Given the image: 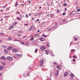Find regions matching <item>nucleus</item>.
<instances>
[{"label":"nucleus","mask_w":80,"mask_h":80,"mask_svg":"<svg viewBox=\"0 0 80 80\" xmlns=\"http://www.w3.org/2000/svg\"><path fill=\"white\" fill-rule=\"evenodd\" d=\"M13 28V26H11L9 28V30H12V28Z\"/></svg>","instance_id":"412c9836"},{"label":"nucleus","mask_w":80,"mask_h":80,"mask_svg":"<svg viewBox=\"0 0 80 80\" xmlns=\"http://www.w3.org/2000/svg\"><path fill=\"white\" fill-rule=\"evenodd\" d=\"M28 2L29 3H31V2L30 0L28 1Z\"/></svg>","instance_id":"e2e57ef3"},{"label":"nucleus","mask_w":80,"mask_h":80,"mask_svg":"<svg viewBox=\"0 0 80 80\" xmlns=\"http://www.w3.org/2000/svg\"><path fill=\"white\" fill-rule=\"evenodd\" d=\"M59 72V71L58 70H56L55 71L56 73L55 74V75L57 77L58 75V73Z\"/></svg>","instance_id":"7ed1b4c3"},{"label":"nucleus","mask_w":80,"mask_h":80,"mask_svg":"<svg viewBox=\"0 0 80 80\" xmlns=\"http://www.w3.org/2000/svg\"><path fill=\"white\" fill-rule=\"evenodd\" d=\"M0 12H3V10H2V9L1 10V11H0Z\"/></svg>","instance_id":"774afa93"},{"label":"nucleus","mask_w":80,"mask_h":80,"mask_svg":"<svg viewBox=\"0 0 80 80\" xmlns=\"http://www.w3.org/2000/svg\"><path fill=\"white\" fill-rule=\"evenodd\" d=\"M20 17L21 18H22V15H20Z\"/></svg>","instance_id":"0e129e2a"},{"label":"nucleus","mask_w":80,"mask_h":80,"mask_svg":"<svg viewBox=\"0 0 80 80\" xmlns=\"http://www.w3.org/2000/svg\"><path fill=\"white\" fill-rule=\"evenodd\" d=\"M17 39H15L14 40V42H15V41H17Z\"/></svg>","instance_id":"4d7b16f0"},{"label":"nucleus","mask_w":80,"mask_h":80,"mask_svg":"<svg viewBox=\"0 0 80 80\" xmlns=\"http://www.w3.org/2000/svg\"><path fill=\"white\" fill-rule=\"evenodd\" d=\"M67 75H68V72H66L64 74V77H67Z\"/></svg>","instance_id":"dca6fc26"},{"label":"nucleus","mask_w":80,"mask_h":80,"mask_svg":"<svg viewBox=\"0 0 80 80\" xmlns=\"http://www.w3.org/2000/svg\"><path fill=\"white\" fill-rule=\"evenodd\" d=\"M42 36L44 37H47V36H46L45 34H43Z\"/></svg>","instance_id":"58836bf2"},{"label":"nucleus","mask_w":80,"mask_h":80,"mask_svg":"<svg viewBox=\"0 0 80 80\" xmlns=\"http://www.w3.org/2000/svg\"><path fill=\"white\" fill-rule=\"evenodd\" d=\"M74 50H75L73 49H72L71 50V52H74Z\"/></svg>","instance_id":"a18cd8bd"},{"label":"nucleus","mask_w":80,"mask_h":80,"mask_svg":"<svg viewBox=\"0 0 80 80\" xmlns=\"http://www.w3.org/2000/svg\"><path fill=\"white\" fill-rule=\"evenodd\" d=\"M0 35H4V33H0Z\"/></svg>","instance_id":"79ce46f5"},{"label":"nucleus","mask_w":80,"mask_h":80,"mask_svg":"<svg viewBox=\"0 0 80 80\" xmlns=\"http://www.w3.org/2000/svg\"><path fill=\"white\" fill-rule=\"evenodd\" d=\"M29 31H32V30H33V29H32L31 27H30V28L29 29Z\"/></svg>","instance_id":"cd10ccee"},{"label":"nucleus","mask_w":80,"mask_h":80,"mask_svg":"<svg viewBox=\"0 0 80 80\" xmlns=\"http://www.w3.org/2000/svg\"><path fill=\"white\" fill-rule=\"evenodd\" d=\"M50 17H53V15L52 14H50Z\"/></svg>","instance_id":"37998d69"},{"label":"nucleus","mask_w":80,"mask_h":80,"mask_svg":"<svg viewBox=\"0 0 80 80\" xmlns=\"http://www.w3.org/2000/svg\"><path fill=\"white\" fill-rule=\"evenodd\" d=\"M18 23V22H16L13 25H17Z\"/></svg>","instance_id":"473e14b6"},{"label":"nucleus","mask_w":80,"mask_h":80,"mask_svg":"<svg viewBox=\"0 0 80 80\" xmlns=\"http://www.w3.org/2000/svg\"><path fill=\"white\" fill-rule=\"evenodd\" d=\"M47 16L48 17H50V15L48 14H47Z\"/></svg>","instance_id":"13d9d810"},{"label":"nucleus","mask_w":80,"mask_h":80,"mask_svg":"<svg viewBox=\"0 0 80 80\" xmlns=\"http://www.w3.org/2000/svg\"><path fill=\"white\" fill-rule=\"evenodd\" d=\"M8 39L9 40H11L12 39V38H8Z\"/></svg>","instance_id":"5fc2aeb1"},{"label":"nucleus","mask_w":80,"mask_h":80,"mask_svg":"<svg viewBox=\"0 0 80 80\" xmlns=\"http://www.w3.org/2000/svg\"><path fill=\"white\" fill-rule=\"evenodd\" d=\"M72 14L73 15H75V14H77V12L76 11H73L72 12Z\"/></svg>","instance_id":"f3484780"},{"label":"nucleus","mask_w":80,"mask_h":80,"mask_svg":"<svg viewBox=\"0 0 80 80\" xmlns=\"http://www.w3.org/2000/svg\"><path fill=\"white\" fill-rule=\"evenodd\" d=\"M45 52H46V53L47 54V55H48V54L49 53V52H48V50H45Z\"/></svg>","instance_id":"2eb2a0df"},{"label":"nucleus","mask_w":80,"mask_h":80,"mask_svg":"<svg viewBox=\"0 0 80 80\" xmlns=\"http://www.w3.org/2000/svg\"><path fill=\"white\" fill-rule=\"evenodd\" d=\"M18 32L19 33H23V32H22V31H18Z\"/></svg>","instance_id":"7c9ffc66"},{"label":"nucleus","mask_w":80,"mask_h":80,"mask_svg":"<svg viewBox=\"0 0 80 80\" xmlns=\"http://www.w3.org/2000/svg\"><path fill=\"white\" fill-rule=\"evenodd\" d=\"M77 11L78 12H80V9H77Z\"/></svg>","instance_id":"ea45409f"},{"label":"nucleus","mask_w":80,"mask_h":80,"mask_svg":"<svg viewBox=\"0 0 80 80\" xmlns=\"http://www.w3.org/2000/svg\"><path fill=\"white\" fill-rule=\"evenodd\" d=\"M34 36H35L34 37V38H37V37H39L40 35H38V34H36L34 35Z\"/></svg>","instance_id":"0eeeda50"},{"label":"nucleus","mask_w":80,"mask_h":80,"mask_svg":"<svg viewBox=\"0 0 80 80\" xmlns=\"http://www.w3.org/2000/svg\"><path fill=\"white\" fill-rule=\"evenodd\" d=\"M40 49L41 50H45V47L44 46H42L40 48Z\"/></svg>","instance_id":"6e6552de"},{"label":"nucleus","mask_w":80,"mask_h":80,"mask_svg":"<svg viewBox=\"0 0 80 80\" xmlns=\"http://www.w3.org/2000/svg\"><path fill=\"white\" fill-rule=\"evenodd\" d=\"M31 27L32 30H34L35 29V26L33 25Z\"/></svg>","instance_id":"4be33fe9"},{"label":"nucleus","mask_w":80,"mask_h":80,"mask_svg":"<svg viewBox=\"0 0 80 80\" xmlns=\"http://www.w3.org/2000/svg\"><path fill=\"white\" fill-rule=\"evenodd\" d=\"M74 38L75 39V40H74L75 41H77V40H78V39H77V38Z\"/></svg>","instance_id":"c9c22d12"},{"label":"nucleus","mask_w":80,"mask_h":80,"mask_svg":"<svg viewBox=\"0 0 80 80\" xmlns=\"http://www.w3.org/2000/svg\"><path fill=\"white\" fill-rule=\"evenodd\" d=\"M53 64H54V65H57V62H53Z\"/></svg>","instance_id":"2f4dec72"},{"label":"nucleus","mask_w":80,"mask_h":80,"mask_svg":"<svg viewBox=\"0 0 80 80\" xmlns=\"http://www.w3.org/2000/svg\"><path fill=\"white\" fill-rule=\"evenodd\" d=\"M40 63H44V60L43 58H41L40 60Z\"/></svg>","instance_id":"1a4fd4ad"},{"label":"nucleus","mask_w":80,"mask_h":80,"mask_svg":"<svg viewBox=\"0 0 80 80\" xmlns=\"http://www.w3.org/2000/svg\"><path fill=\"white\" fill-rule=\"evenodd\" d=\"M22 75H23V77H26L25 74H23Z\"/></svg>","instance_id":"09e8293b"},{"label":"nucleus","mask_w":80,"mask_h":80,"mask_svg":"<svg viewBox=\"0 0 80 80\" xmlns=\"http://www.w3.org/2000/svg\"><path fill=\"white\" fill-rule=\"evenodd\" d=\"M29 74H30V73H29V72H28L27 73V75H28V76H29Z\"/></svg>","instance_id":"6e6d98bb"},{"label":"nucleus","mask_w":80,"mask_h":80,"mask_svg":"<svg viewBox=\"0 0 80 80\" xmlns=\"http://www.w3.org/2000/svg\"><path fill=\"white\" fill-rule=\"evenodd\" d=\"M40 40L41 41V42H43V41H44V40H45V39L42 38H40Z\"/></svg>","instance_id":"4468645a"},{"label":"nucleus","mask_w":80,"mask_h":80,"mask_svg":"<svg viewBox=\"0 0 80 80\" xmlns=\"http://www.w3.org/2000/svg\"><path fill=\"white\" fill-rule=\"evenodd\" d=\"M46 46L48 47H50V43H48L46 44Z\"/></svg>","instance_id":"b1692460"},{"label":"nucleus","mask_w":80,"mask_h":80,"mask_svg":"<svg viewBox=\"0 0 80 80\" xmlns=\"http://www.w3.org/2000/svg\"><path fill=\"white\" fill-rule=\"evenodd\" d=\"M57 13H60V11H59V10H58V9L57 10Z\"/></svg>","instance_id":"a19ab883"},{"label":"nucleus","mask_w":80,"mask_h":80,"mask_svg":"<svg viewBox=\"0 0 80 80\" xmlns=\"http://www.w3.org/2000/svg\"><path fill=\"white\" fill-rule=\"evenodd\" d=\"M39 9H41V8H42V7L40 6L39 7Z\"/></svg>","instance_id":"052dcab7"},{"label":"nucleus","mask_w":80,"mask_h":80,"mask_svg":"<svg viewBox=\"0 0 80 80\" xmlns=\"http://www.w3.org/2000/svg\"><path fill=\"white\" fill-rule=\"evenodd\" d=\"M35 53H37V49H36L35 50Z\"/></svg>","instance_id":"603ef678"},{"label":"nucleus","mask_w":80,"mask_h":80,"mask_svg":"<svg viewBox=\"0 0 80 80\" xmlns=\"http://www.w3.org/2000/svg\"><path fill=\"white\" fill-rule=\"evenodd\" d=\"M12 48H13V47H11V46H9L8 48V50H12Z\"/></svg>","instance_id":"9d476101"},{"label":"nucleus","mask_w":80,"mask_h":80,"mask_svg":"<svg viewBox=\"0 0 80 80\" xmlns=\"http://www.w3.org/2000/svg\"><path fill=\"white\" fill-rule=\"evenodd\" d=\"M26 18H28V14H26Z\"/></svg>","instance_id":"4c0bfd02"},{"label":"nucleus","mask_w":80,"mask_h":80,"mask_svg":"<svg viewBox=\"0 0 80 80\" xmlns=\"http://www.w3.org/2000/svg\"><path fill=\"white\" fill-rule=\"evenodd\" d=\"M33 38H32L30 39V41H33Z\"/></svg>","instance_id":"e433bc0d"},{"label":"nucleus","mask_w":80,"mask_h":80,"mask_svg":"<svg viewBox=\"0 0 80 80\" xmlns=\"http://www.w3.org/2000/svg\"><path fill=\"white\" fill-rule=\"evenodd\" d=\"M43 63H40V67H43Z\"/></svg>","instance_id":"aec40b11"},{"label":"nucleus","mask_w":80,"mask_h":80,"mask_svg":"<svg viewBox=\"0 0 80 80\" xmlns=\"http://www.w3.org/2000/svg\"><path fill=\"white\" fill-rule=\"evenodd\" d=\"M18 51V49H12V52H13V53H14L15 52H17Z\"/></svg>","instance_id":"f03ea898"},{"label":"nucleus","mask_w":80,"mask_h":80,"mask_svg":"<svg viewBox=\"0 0 80 80\" xmlns=\"http://www.w3.org/2000/svg\"><path fill=\"white\" fill-rule=\"evenodd\" d=\"M9 9H10V8L9 7L7 9V10H9Z\"/></svg>","instance_id":"338daca9"},{"label":"nucleus","mask_w":80,"mask_h":80,"mask_svg":"<svg viewBox=\"0 0 80 80\" xmlns=\"http://www.w3.org/2000/svg\"><path fill=\"white\" fill-rule=\"evenodd\" d=\"M6 59L9 60V61H12L13 60V58L10 56H8L6 57Z\"/></svg>","instance_id":"f257e3e1"},{"label":"nucleus","mask_w":80,"mask_h":80,"mask_svg":"<svg viewBox=\"0 0 80 80\" xmlns=\"http://www.w3.org/2000/svg\"><path fill=\"white\" fill-rule=\"evenodd\" d=\"M21 54H18V57H21Z\"/></svg>","instance_id":"de8ad7c7"},{"label":"nucleus","mask_w":80,"mask_h":80,"mask_svg":"<svg viewBox=\"0 0 80 80\" xmlns=\"http://www.w3.org/2000/svg\"><path fill=\"white\" fill-rule=\"evenodd\" d=\"M56 68H58V70H61V69H62V67L60 65H57L56 66Z\"/></svg>","instance_id":"20e7f679"},{"label":"nucleus","mask_w":80,"mask_h":80,"mask_svg":"<svg viewBox=\"0 0 80 80\" xmlns=\"http://www.w3.org/2000/svg\"><path fill=\"white\" fill-rule=\"evenodd\" d=\"M24 26H27L28 25V23H27L26 24H24Z\"/></svg>","instance_id":"8fccbe9b"},{"label":"nucleus","mask_w":80,"mask_h":80,"mask_svg":"<svg viewBox=\"0 0 80 80\" xmlns=\"http://www.w3.org/2000/svg\"><path fill=\"white\" fill-rule=\"evenodd\" d=\"M0 59L1 60H6V58L4 56H2L1 57Z\"/></svg>","instance_id":"423d86ee"},{"label":"nucleus","mask_w":80,"mask_h":80,"mask_svg":"<svg viewBox=\"0 0 80 80\" xmlns=\"http://www.w3.org/2000/svg\"><path fill=\"white\" fill-rule=\"evenodd\" d=\"M4 68V67L2 66H0V70H2Z\"/></svg>","instance_id":"ddd939ff"},{"label":"nucleus","mask_w":80,"mask_h":80,"mask_svg":"<svg viewBox=\"0 0 80 80\" xmlns=\"http://www.w3.org/2000/svg\"><path fill=\"white\" fill-rule=\"evenodd\" d=\"M29 44V43H28V42H27L25 43V45H26V46H28V45Z\"/></svg>","instance_id":"a878e982"},{"label":"nucleus","mask_w":80,"mask_h":80,"mask_svg":"<svg viewBox=\"0 0 80 80\" xmlns=\"http://www.w3.org/2000/svg\"><path fill=\"white\" fill-rule=\"evenodd\" d=\"M2 47L3 48H7V46L6 45H2Z\"/></svg>","instance_id":"f8f14e48"},{"label":"nucleus","mask_w":80,"mask_h":80,"mask_svg":"<svg viewBox=\"0 0 80 80\" xmlns=\"http://www.w3.org/2000/svg\"><path fill=\"white\" fill-rule=\"evenodd\" d=\"M30 68H31L30 67L28 68V69L29 70H30Z\"/></svg>","instance_id":"bf43d9fd"},{"label":"nucleus","mask_w":80,"mask_h":80,"mask_svg":"<svg viewBox=\"0 0 80 80\" xmlns=\"http://www.w3.org/2000/svg\"><path fill=\"white\" fill-rule=\"evenodd\" d=\"M2 64H3V66H5V62H3L2 63Z\"/></svg>","instance_id":"49530a36"},{"label":"nucleus","mask_w":80,"mask_h":80,"mask_svg":"<svg viewBox=\"0 0 80 80\" xmlns=\"http://www.w3.org/2000/svg\"><path fill=\"white\" fill-rule=\"evenodd\" d=\"M15 55H16V57H18V54H16Z\"/></svg>","instance_id":"3c124183"},{"label":"nucleus","mask_w":80,"mask_h":80,"mask_svg":"<svg viewBox=\"0 0 80 80\" xmlns=\"http://www.w3.org/2000/svg\"><path fill=\"white\" fill-rule=\"evenodd\" d=\"M73 62H75V59H73Z\"/></svg>","instance_id":"69168bd1"},{"label":"nucleus","mask_w":80,"mask_h":80,"mask_svg":"<svg viewBox=\"0 0 80 80\" xmlns=\"http://www.w3.org/2000/svg\"><path fill=\"white\" fill-rule=\"evenodd\" d=\"M63 6H67V3H64L63 4Z\"/></svg>","instance_id":"c756f323"},{"label":"nucleus","mask_w":80,"mask_h":80,"mask_svg":"<svg viewBox=\"0 0 80 80\" xmlns=\"http://www.w3.org/2000/svg\"><path fill=\"white\" fill-rule=\"evenodd\" d=\"M17 19L18 20H19V21H20V20H21V19L19 18V17H18L17 18Z\"/></svg>","instance_id":"f704fd0d"},{"label":"nucleus","mask_w":80,"mask_h":80,"mask_svg":"<svg viewBox=\"0 0 80 80\" xmlns=\"http://www.w3.org/2000/svg\"><path fill=\"white\" fill-rule=\"evenodd\" d=\"M10 16H5V18H9L10 17Z\"/></svg>","instance_id":"bb28decb"},{"label":"nucleus","mask_w":80,"mask_h":80,"mask_svg":"<svg viewBox=\"0 0 80 80\" xmlns=\"http://www.w3.org/2000/svg\"><path fill=\"white\" fill-rule=\"evenodd\" d=\"M66 15V12H64L62 13V15Z\"/></svg>","instance_id":"72a5a7b5"},{"label":"nucleus","mask_w":80,"mask_h":80,"mask_svg":"<svg viewBox=\"0 0 80 80\" xmlns=\"http://www.w3.org/2000/svg\"><path fill=\"white\" fill-rule=\"evenodd\" d=\"M4 53H8V51L7 50H4Z\"/></svg>","instance_id":"6ab92c4d"},{"label":"nucleus","mask_w":80,"mask_h":80,"mask_svg":"<svg viewBox=\"0 0 80 80\" xmlns=\"http://www.w3.org/2000/svg\"><path fill=\"white\" fill-rule=\"evenodd\" d=\"M20 43H21V45H25V42H20Z\"/></svg>","instance_id":"a211bd4d"},{"label":"nucleus","mask_w":80,"mask_h":80,"mask_svg":"<svg viewBox=\"0 0 80 80\" xmlns=\"http://www.w3.org/2000/svg\"><path fill=\"white\" fill-rule=\"evenodd\" d=\"M73 58H76V56H74L73 57Z\"/></svg>","instance_id":"c03bdc74"},{"label":"nucleus","mask_w":80,"mask_h":80,"mask_svg":"<svg viewBox=\"0 0 80 80\" xmlns=\"http://www.w3.org/2000/svg\"><path fill=\"white\" fill-rule=\"evenodd\" d=\"M42 14H43V12H40V13H36L35 14V16H38L39 15H42Z\"/></svg>","instance_id":"39448f33"},{"label":"nucleus","mask_w":80,"mask_h":80,"mask_svg":"<svg viewBox=\"0 0 80 80\" xmlns=\"http://www.w3.org/2000/svg\"><path fill=\"white\" fill-rule=\"evenodd\" d=\"M37 22H39V19H38L37 20Z\"/></svg>","instance_id":"680f3d73"},{"label":"nucleus","mask_w":80,"mask_h":80,"mask_svg":"<svg viewBox=\"0 0 80 80\" xmlns=\"http://www.w3.org/2000/svg\"><path fill=\"white\" fill-rule=\"evenodd\" d=\"M6 8V6H3V8Z\"/></svg>","instance_id":"864d4df0"},{"label":"nucleus","mask_w":80,"mask_h":80,"mask_svg":"<svg viewBox=\"0 0 80 80\" xmlns=\"http://www.w3.org/2000/svg\"><path fill=\"white\" fill-rule=\"evenodd\" d=\"M42 25L43 27H45L46 25V23H45V22H43Z\"/></svg>","instance_id":"5701e85b"},{"label":"nucleus","mask_w":80,"mask_h":80,"mask_svg":"<svg viewBox=\"0 0 80 80\" xmlns=\"http://www.w3.org/2000/svg\"><path fill=\"white\" fill-rule=\"evenodd\" d=\"M52 28H48V31H50L51 30H52Z\"/></svg>","instance_id":"c85d7f7f"},{"label":"nucleus","mask_w":80,"mask_h":80,"mask_svg":"<svg viewBox=\"0 0 80 80\" xmlns=\"http://www.w3.org/2000/svg\"><path fill=\"white\" fill-rule=\"evenodd\" d=\"M18 2L17 1L16 2V3L15 4V7H17V6L18 5Z\"/></svg>","instance_id":"393cba45"},{"label":"nucleus","mask_w":80,"mask_h":80,"mask_svg":"<svg viewBox=\"0 0 80 80\" xmlns=\"http://www.w3.org/2000/svg\"><path fill=\"white\" fill-rule=\"evenodd\" d=\"M70 76L71 78H73V77H74V75L73 73H71L70 74Z\"/></svg>","instance_id":"9b49d317"}]
</instances>
